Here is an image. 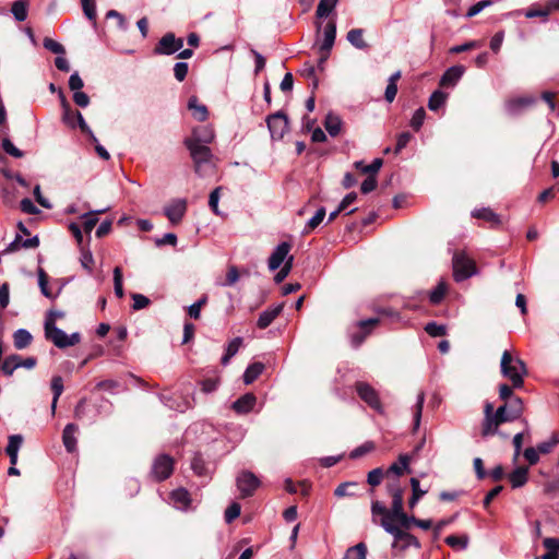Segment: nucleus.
<instances>
[{
	"label": "nucleus",
	"instance_id": "obj_1",
	"mask_svg": "<svg viewBox=\"0 0 559 559\" xmlns=\"http://www.w3.org/2000/svg\"><path fill=\"white\" fill-rule=\"evenodd\" d=\"M371 519L372 523L379 525V521L395 523L402 530H409L415 525L416 516L409 515L403 509L394 512H389V509L379 500L371 501Z\"/></svg>",
	"mask_w": 559,
	"mask_h": 559
},
{
	"label": "nucleus",
	"instance_id": "obj_2",
	"mask_svg": "<svg viewBox=\"0 0 559 559\" xmlns=\"http://www.w3.org/2000/svg\"><path fill=\"white\" fill-rule=\"evenodd\" d=\"M213 138V134L201 136L199 131H193L192 136L185 140V145L190 152L195 173L200 171V167L203 163H209L211 160L213 154L205 143H210Z\"/></svg>",
	"mask_w": 559,
	"mask_h": 559
},
{
	"label": "nucleus",
	"instance_id": "obj_3",
	"mask_svg": "<svg viewBox=\"0 0 559 559\" xmlns=\"http://www.w3.org/2000/svg\"><path fill=\"white\" fill-rule=\"evenodd\" d=\"M512 355L508 350H504L501 358V372L504 377H508L511 380L512 386L508 384L500 385L499 396L503 402L514 397L515 395L513 394V388H521L524 383L522 374L516 371V368L512 365Z\"/></svg>",
	"mask_w": 559,
	"mask_h": 559
},
{
	"label": "nucleus",
	"instance_id": "obj_4",
	"mask_svg": "<svg viewBox=\"0 0 559 559\" xmlns=\"http://www.w3.org/2000/svg\"><path fill=\"white\" fill-rule=\"evenodd\" d=\"M44 330L45 337L61 349L74 346L81 342V334L79 332L68 335L61 329L57 328L52 320L45 321Z\"/></svg>",
	"mask_w": 559,
	"mask_h": 559
},
{
	"label": "nucleus",
	"instance_id": "obj_5",
	"mask_svg": "<svg viewBox=\"0 0 559 559\" xmlns=\"http://www.w3.org/2000/svg\"><path fill=\"white\" fill-rule=\"evenodd\" d=\"M452 264L455 282L465 281L477 273L475 260L469 258L464 251L454 252Z\"/></svg>",
	"mask_w": 559,
	"mask_h": 559
},
{
	"label": "nucleus",
	"instance_id": "obj_6",
	"mask_svg": "<svg viewBox=\"0 0 559 559\" xmlns=\"http://www.w3.org/2000/svg\"><path fill=\"white\" fill-rule=\"evenodd\" d=\"M59 96H60V102H61V107H62V121L68 127L74 129L75 128L74 118H78L79 128L82 131V133L90 134L91 138L93 139V141L96 142V136L94 135L93 131L87 126V123L85 122L82 114L79 110L72 109L70 103L66 98L62 91H59Z\"/></svg>",
	"mask_w": 559,
	"mask_h": 559
},
{
	"label": "nucleus",
	"instance_id": "obj_7",
	"mask_svg": "<svg viewBox=\"0 0 559 559\" xmlns=\"http://www.w3.org/2000/svg\"><path fill=\"white\" fill-rule=\"evenodd\" d=\"M379 525L389 534H391L394 537V544L393 546H396L397 543H402V549H405L407 547H415L419 549L421 547L420 542L416 536L408 533L405 530H402L399 525L395 523H389L384 521H379Z\"/></svg>",
	"mask_w": 559,
	"mask_h": 559
},
{
	"label": "nucleus",
	"instance_id": "obj_8",
	"mask_svg": "<svg viewBox=\"0 0 559 559\" xmlns=\"http://www.w3.org/2000/svg\"><path fill=\"white\" fill-rule=\"evenodd\" d=\"M522 412L523 402L521 397L514 396L507 400L503 405L499 406L496 411V426L519 418L522 415Z\"/></svg>",
	"mask_w": 559,
	"mask_h": 559
},
{
	"label": "nucleus",
	"instance_id": "obj_9",
	"mask_svg": "<svg viewBox=\"0 0 559 559\" xmlns=\"http://www.w3.org/2000/svg\"><path fill=\"white\" fill-rule=\"evenodd\" d=\"M354 386L361 401H364L373 411L379 414H383L384 409L380 401L379 393L373 386L364 381H357Z\"/></svg>",
	"mask_w": 559,
	"mask_h": 559
},
{
	"label": "nucleus",
	"instance_id": "obj_10",
	"mask_svg": "<svg viewBox=\"0 0 559 559\" xmlns=\"http://www.w3.org/2000/svg\"><path fill=\"white\" fill-rule=\"evenodd\" d=\"M266 123L273 140H282L289 130L288 117L281 110L269 115Z\"/></svg>",
	"mask_w": 559,
	"mask_h": 559
},
{
	"label": "nucleus",
	"instance_id": "obj_11",
	"mask_svg": "<svg viewBox=\"0 0 559 559\" xmlns=\"http://www.w3.org/2000/svg\"><path fill=\"white\" fill-rule=\"evenodd\" d=\"M175 461L168 454H159L152 465V475L156 481H163L174 472Z\"/></svg>",
	"mask_w": 559,
	"mask_h": 559
},
{
	"label": "nucleus",
	"instance_id": "obj_12",
	"mask_svg": "<svg viewBox=\"0 0 559 559\" xmlns=\"http://www.w3.org/2000/svg\"><path fill=\"white\" fill-rule=\"evenodd\" d=\"M183 47V39L177 38L174 33H166L154 47V55H173Z\"/></svg>",
	"mask_w": 559,
	"mask_h": 559
},
{
	"label": "nucleus",
	"instance_id": "obj_13",
	"mask_svg": "<svg viewBox=\"0 0 559 559\" xmlns=\"http://www.w3.org/2000/svg\"><path fill=\"white\" fill-rule=\"evenodd\" d=\"M37 364V359L35 357L22 358L17 354L9 355L4 358L1 370L5 376H12L14 370L20 367H24L27 369H33Z\"/></svg>",
	"mask_w": 559,
	"mask_h": 559
},
{
	"label": "nucleus",
	"instance_id": "obj_14",
	"mask_svg": "<svg viewBox=\"0 0 559 559\" xmlns=\"http://www.w3.org/2000/svg\"><path fill=\"white\" fill-rule=\"evenodd\" d=\"M558 443L559 436L557 433H552L548 440L540 442L536 448H526V463L528 465L536 464L538 462L539 454L550 453Z\"/></svg>",
	"mask_w": 559,
	"mask_h": 559
},
{
	"label": "nucleus",
	"instance_id": "obj_15",
	"mask_svg": "<svg viewBox=\"0 0 559 559\" xmlns=\"http://www.w3.org/2000/svg\"><path fill=\"white\" fill-rule=\"evenodd\" d=\"M380 324L379 318H370L357 322V332H353L350 336L352 345L359 347L365 340L371 334L372 330Z\"/></svg>",
	"mask_w": 559,
	"mask_h": 559
},
{
	"label": "nucleus",
	"instance_id": "obj_16",
	"mask_svg": "<svg viewBox=\"0 0 559 559\" xmlns=\"http://www.w3.org/2000/svg\"><path fill=\"white\" fill-rule=\"evenodd\" d=\"M236 485L241 493V498H247L253 495L260 486V480L253 473L243 471L238 475Z\"/></svg>",
	"mask_w": 559,
	"mask_h": 559
},
{
	"label": "nucleus",
	"instance_id": "obj_17",
	"mask_svg": "<svg viewBox=\"0 0 559 559\" xmlns=\"http://www.w3.org/2000/svg\"><path fill=\"white\" fill-rule=\"evenodd\" d=\"M388 495L392 498L391 508L389 512H394L404 508V491L405 488L401 486L397 478L388 480L385 485Z\"/></svg>",
	"mask_w": 559,
	"mask_h": 559
},
{
	"label": "nucleus",
	"instance_id": "obj_18",
	"mask_svg": "<svg viewBox=\"0 0 559 559\" xmlns=\"http://www.w3.org/2000/svg\"><path fill=\"white\" fill-rule=\"evenodd\" d=\"M21 195V191L15 187L13 182H7L1 186L0 197L4 206L14 209L17 204V199Z\"/></svg>",
	"mask_w": 559,
	"mask_h": 559
},
{
	"label": "nucleus",
	"instance_id": "obj_19",
	"mask_svg": "<svg viewBox=\"0 0 559 559\" xmlns=\"http://www.w3.org/2000/svg\"><path fill=\"white\" fill-rule=\"evenodd\" d=\"M187 211V202L185 200H176L167 205L164 210L165 215L171 224L176 225L181 222Z\"/></svg>",
	"mask_w": 559,
	"mask_h": 559
},
{
	"label": "nucleus",
	"instance_id": "obj_20",
	"mask_svg": "<svg viewBox=\"0 0 559 559\" xmlns=\"http://www.w3.org/2000/svg\"><path fill=\"white\" fill-rule=\"evenodd\" d=\"M409 462H411V455L409 454H401L399 456V462H395L389 466V468L385 472V477L390 480L391 475H394V478L401 477L404 473H409Z\"/></svg>",
	"mask_w": 559,
	"mask_h": 559
},
{
	"label": "nucleus",
	"instance_id": "obj_21",
	"mask_svg": "<svg viewBox=\"0 0 559 559\" xmlns=\"http://www.w3.org/2000/svg\"><path fill=\"white\" fill-rule=\"evenodd\" d=\"M465 73V67L457 64L449 68L440 79V86L442 87H451L454 86L459 80Z\"/></svg>",
	"mask_w": 559,
	"mask_h": 559
},
{
	"label": "nucleus",
	"instance_id": "obj_22",
	"mask_svg": "<svg viewBox=\"0 0 559 559\" xmlns=\"http://www.w3.org/2000/svg\"><path fill=\"white\" fill-rule=\"evenodd\" d=\"M290 250V245L288 242L280 243L274 252L269 258V269L271 271L277 270L285 260H287V254Z\"/></svg>",
	"mask_w": 559,
	"mask_h": 559
},
{
	"label": "nucleus",
	"instance_id": "obj_23",
	"mask_svg": "<svg viewBox=\"0 0 559 559\" xmlns=\"http://www.w3.org/2000/svg\"><path fill=\"white\" fill-rule=\"evenodd\" d=\"M255 402H257V397L253 393H246L243 394L242 396H240L239 399H237L233 405H231V408L237 413V414H248L252 408L253 406L255 405Z\"/></svg>",
	"mask_w": 559,
	"mask_h": 559
},
{
	"label": "nucleus",
	"instance_id": "obj_24",
	"mask_svg": "<svg viewBox=\"0 0 559 559\" xmlns=\"http://www.w3.org/2000/svg\"><path fill=\"white\" fill-rule=\"evenodd\" d=\"M79 431V427L75 424H68L62 431V442L66 450L69 453L76 451V438L75 433Z\"/></svg>",
	"mask_w": 559,
	"mask_h": 559
},
{
	"label": "nucleus",
	"instance_id": "obj_25",
	"mask_svg": "<svg viewBox=\"0 0 559 559\" xmlns=\"http://www.w3.org/2000/svg\"><path fill=\"white\" fill-rule=\"evenodd\" d=\"M24 438L22 435H11L8 438L5 453L10 457L11 465H16L19 450L22 447Z\"/></svg>",
	"mask_w": 559,
	"mask_h": 559
},
{
	"label": "nucleus",
	"instance_id": "obj_26",
	"mask_svg": "<svg viewBox=\"0 0 559 559\" xmlns=\"http://www.w3.org/2000/svg\"><path fill=\"white\" fill-rule=\"evenodd\" d=\"M283 308H284V304H280L272 309H267V310L263 311L259 316V319L257 321V326L262 330L270 326L271 323L282 313Z\"/></svg>",
	"mask_w": 559,
	"mask_h": 559
},
{
	"label": "nucleus",
	"instance_id": "obj_27",
	"mask_svg": "<svg viewBox=\"0 0 559 559\" xmlns=\"http://www.w3.org/2000/svg\"><path fill=\"white\" fill-rule=\"evenodd\" d=\"M336 37V22L330 20L324 27V39L320 46V51H331Z\"/></svg>",
	"mask_w": 559,
	"mask_h": 559
},
{
	"label": "nucleus",
	"instance_id": "obj_28",
	"mask_svg": "<svg viewBox=\"0 0 559 559\" xmlns=\"http://www.w3.org/2000/svg\"><path fill=\"white\" fill-rule=\"evenodd\" d=\"M323 124L331 136H337L341 133L343 122L337 115L329 112L325 116Z\"/></svg>",
	"mask_w": 559,
	"mask_h": 559
},
{
	"label": "nucleus",
	"instance_id": "obj_29",
	"mask_svg": "<svg viewBox=\"0 0 559 559\" xmlns=\"http://www.w3.org/2000/svg\"><path fill=\"white\" fill-rule=\"evenodd\" d=\"M485 423L483 427V435H489L493 432L496 426V413H493V405L489 402L485 404Z\"/></svg>",
	"mask_w": 559,
	"mask_h": 559
},
{
	"label": "nucleus",
	"instance_id": "obj_30",
	"mask_svg": "<svg viewBox=\"0 0 559 559\" xmlns=\"http://www.w3.org/2000/svg\"><path fill=\"white\" fill-rule=\"evenodd\" d=\"M546 552L542 559H559V538L547 537L543 540Z\"/></svg>",
	"mask_w": 559,
	"mask_h": 559
},
{
	"label": "nucleus",
	"instance_id": "obj_31",
	"mask_svg": "<svg viewBox=\"0 0 559 559\" xmlns=\"http://www.w3.org/2000/svg\"><path fill=\"white\" fill-rule=\"evenodd\" d=\"M347 40L357 49L365 50L369 48V45L364 39V29L362 28H352L347 33Z\"/></svg>",
	"mask_w": 559,
	"mask_h": 559
},
{
	"label": "nucleus",
	"instance_id": "obj_32",
	"mask_svg": "<svg viewBox=\"0 0 559 559\" xmlns=\"http://www.w3.org/2000/svg\"><path fill=\"white\" fill-rule=\"evenodd\" d=\"M32 334L25 329H19L13 334V344L16 349H24L31 345Z\"/></svg>",
	"mask_w": 559,
	"mask_h": 559
},
{
	"label": "nucleus",
	"instance_id": "obj_33",
	"mask_svg": "<svg viewBox=\"0 0 559 559\" xmlns=\"http://www.w3.org/2000/svg\"><path fill=\"white\" fill-rule=\"evenodd\" d=\"M264 365L260 361L250 364L247 369L245 370V373L242 376L243 382L246 384H251L254 382L259 376L263 372Z\"/></svg>",
	"mask_w": 559,
	"mask_h": 559
},
{
	"label": "nucleus",
	"instance_id": "obj_34",
	"mask_svg": "<svg viewBox=\"0 0 559 559\" xmlns=\"http://www.w3.org/2000/svg\"><path fill=\"white\" fill-rule=\"evenodd\" d=\"M107 210H97V211H91L88 213H85L81 216L83 219V229L84 231L90 235L91 231L94 229L96 224L98 223V215L105 213Z\"/></svg>",
	"mask_w": 559,
	"mask_h": 559
},
{
	"label": "nucleus",
	"instance_id": "obj_35",
	"mask_svg": "<svg viewBox=\"0 0 559 559\" xmlns=\"http://www.w3.org/2000/svg\"><path fill=\"white\" fill-rule=\"evenodd\" d=\"M472 215L475 218L488 222L491 226H497V225L500 224L499 216L492 210H490L488 207H483V209H479V210H475L472 213Z\"/></svg>",
	"mask_w": 559,
	"mask_h": 559
},
{
	"label": "nucleus",
	"instance_id": "obj_36",
	"mask_svg": "<svg viewBox=\"0 0 559 559\" xmlns=\"http://www.w3.org/2000/svg\"><path fill=\"white\" fill-rule=\"evenodd\" d=\"M188 107H189V109L193 110V117L198 121L202 122V121H205L207 119V116H209L207 108L204 105H199L198 104V97L197 96H191L189 98Z\"/></svg>",
	"mask_w": 559,
	"mask_h": 559
},
{
	"label": "nucleus",
	"instance_id": "obj_37",
	"mask_svg": "<svg viewBox=\"0 0 559 559\" xmlns=\"http://www.w3.org/2000/svg\"><path fill=\"white\" fill-rule=\"evenodd\" d=\"M402 76V73L401 71H396L394 72L390 78H389V83H388V86L385 88V93H384V98L388 103H392L397 94V81L401 79Z\"/></svg>",
	"mask_w": 559,
	"mask_h": 559
},
{
	"label": "nucleus",
	"instance_id": "obj_38",
	"mask_svg": "<svg viewBox=\"0 0 559 559\" xmlns=\"http://www.w3.org/2000/svg\"><path fill=\"white\" fill-rule=\"evenodd\" d=\"M28 0H16L13 2L11 12L19 22H23L27 17Z\"/></svg>",
	"mask_w": 559,
	"mask_h": 559
},
{
	"label": "nucleus",
	"instance_id": "obj_39",
	"mask_svg": "<svg viewBox=\"0 0 559 559\" xmlns=\"http://www.w3.org/2000/svg\"><path fill=\"white\" fill-rule=\"evenodd\" d=\"M448 292V285L445 282L440 281L433 290L429 293V301L432 305H439Z\"/></svg>",
	"mask_w": 559,
	"mask_h": 559
},
{
	"label": "nucleus",
	"instance_id": "obj_40",
	"mask_svg": "<svg viewBox=\"0 0 559 559\" xmlns=\"http://www.w3.org/2000/svg\"><path fill=\"white\" fill-rule=\"evenodd\" d=\"M448 98V94L441 91H435L428 100V108L431 111H437L439 108H441Z\"/></svg>",
	"mask_w": 559,
	"mask_h": 559
},
{
	"label": "nucleus",
	"instance_id": "obj_41",
	"mask_svg": "<svg viewBox=\"0 0 559 559\" xmlns=\"http://www.w3.org/2000/svg\"><path fill=\"white\" fill-rule=\"evenodd\" d=\"M385 477V472L382 467H377L370 471L367 475V483L371 486L370 493L374 492L373 488L379 486L383 478Z\"/></svg>",
	"mask_w": 559,
	"mask_h": 559
},
{
	"label": "nucleus",
	"instance_id": "obj_42",
	"mask_svg": "<svg viewBox=\"0 0 559 559\" xmlns=\"http://www.w3.org/2000/svg\"><path fill=\"white\" fill-rule=\"evenodd\" d=\"M325 214V209L323 206L320 207L306 224L304 234H310L313 229H316L323 222Z\"/></svg>",
	"mask_w": 559,
	"mask_h": 559
},
{
	"label": "nucleus",
	"instance_id": "obj_43",
	"mask_svg": "<svg viewBox=\"0 0 559 559\" xmlns=\"http://www.w3.org/2000/svg\"><path fill=\"white\" fill-rule=\"evenodd\" d=\"M367 546L364 543L349 547L343 559H366Z\"/></svg>",
	"mask_w": 559,
	"mask_h": 559
},
{
	"label": "nucleus",
	"instance_id": "obj_44",
	"mask_svg": "<svg viewBox=\"0 0 559 559\" xmlns=\"http://www.w3.org/2000/svg\"><path fill=\"white\" fill-rule=\"evenodd\" d=\"M337 2L338 0H320L316 11L317 17L328 16L335 9Z\"/></svg>",
	"mask_w": 559,
	"mask_h": 559
},
{
	"label": "nucleus",
	"instance_id": "obj_45",
	"mask_svg": "<svg viewBox=\"0 0 559 559\" xmlns=\"http://www.w3.org/2000/svg\"><path fill=\"white\" fill-rule=\"evenodd\" d=\"M51 391L53 393V399L51 403L52 412H55L58 399L63 392V380L60 376H55L51 379Z\"/></svg>",
	"mask_w": 559,
	"mask_h": 559
},
{
	"label": "nucleus",
	"instance_id": "obj_46",
	"mask_svg": "<svg viewBox=\"0 0 559 559\" xmlns=\"http://www.w3.org/2000/svg\"><path fill=\"white\" fill-rule=\"evenodd\" d=\"M37 274H38V285H39L41 294L47 298L53 299L56 296L52 294V292L48 287V280H49L48 274L41 267L38 269Z\"/></svg>",
	"mask_w": 559,
	"mask_h": 559
},
{
	"label": "nucleus",
	"instance_id": "obj_47",
	"mask_svg": "<svg viewBox=\"0 0 559 559\" xmlns=\"http://www.w3.org/2000/svg\"><path fill=\"white\" fill-rule=\"evenodd\" d=\"M242 345L241 337H235L227 346L225 355L222 357V364L227 365Z\"/></svg>",
	"mask_w": 559,
	"mask_h": 559
},
{
	"label": "nucleus",
	"instance_id": "obj_48",
	"mask_svg": "<svg viewBox=\"0 0 559 559\" xmlns=\"http://www.w3.org/2000/svg\"><path fill=\"white\" fill-rule=\"evenodd\" d=\"M171 498L176 504H180L183 508H187L190 502V493L185 488H178L171 492Z\"/></svg>",
	"mask_w": 559,
	"mask_h": 559
},
{
	"label": "nucleus",
	"instance_id": "obj_49",
	"mask_svg": "<svg viewBox=\"0 0 559 559\" xmlns=\"http://www.w3.org/2000/svg\"><path fill=\"white\" fill-rule=\"evenodd\" d=\"M444 542L448 546H450L453 549H465L468 544V537L466 535H449L445 537Z\"/></svg>",
	"mask_w": 559,
	"mask_h": 559
},
{
	"label": "nucleus",
	"instance_id": "obj_50",
	"mask_svg": "<svg viewBox=\"0 0 559 559\" xmlns=\"http://www.w3.org/2000/svg\"><path fill=\"white\" fill-rule=\"evenodd\" d=\"M376 449V444L373 441H366L361 445L357 447L349 453V457L355 460L364 456L367 453L372 452Z\"/></svg>",
	"mask_w": 559,
	"mask_h": 559
},
{
	"label": "nucleus",
	"instance_id": "obj_51",
	"mask_svg": "<svg viewBox=\"0 0 559 559\" xmlns=\"http://www.w3.org/2000/svg\"><path fill=\"white\" fill-rule=\"evenodd\" d=\"M509 481L513 488L524 486V465L516 466V468L509 475Z\"/></svg>",
	"mask_w": 559,
	"mask_h": 559
},
{
	"label": "nucleus",
	"instance_id": "obj_52",
	"mask_svg": "<svg viewBox=\"0 0 559 559\" xmlns=\"http://www.w3.org/2000/svg\"><path fill=\"white\" fill-rule=\"evenodd\" d=\"M506 108L511 115L520 114L524 108V97L519 96L508 99L506 103Z\"/></svg>",
	"mask_w": 559,
	"mask_h": 559
},
{
	"label": "nucleus",
	"instance_id": "obj_53",
	"mask_svg": "<svg viewBox=\"0 0 559 559\" xmlns=\"http://www.w3.org/2000/svg\"><path fill=\"white\" fill-rule=\"evenodd\" d=\"M425 331L431 337H439L447 334V326L437 322H429L426 324Z\"/></svg>",
	"mask_w": 559,
	"mask_h": 559
},
{
	"label": "nucleus",
	"instance_id": "obj_54",
	"mask_svg": "<svg viewBox=\"0 0 559 559\" xmlns=\"http://www.w3.org/2000/svg\"><path fill=\"white\" fill-rule=\"evenodd\" d=\"M1 146L7 154L15 158H21L24 156V153L20 148H17L9 138L2 139Z\"/></svg>",
	"mask_w": 559,
	"mask_h": 559
},
{
	"label": "nucleus",
	"instance_id": "obj_55",
	"mask_svg": "<svg viewBox=\"0 0 559 559\" xmlns=\"http://www.w3.org/2000/svg\"><path fill=\"white\" fill-rule=\"evenodd\" d=\"M549 14H550V11H549L547 4L533 5L528 10H526V17H542V19L546 20Z\"/></svg>",
	"mask_w": 559,
	"mask_h": 559
},
{
	"label": "nucleus",
	"instance_id": "obj_56",
	"mask_svg": "<svg viewBox=\"0 0 559 559\" xmlns=\"http://www.w3.org/2000/svg\"><path fill=\"white\" fill-rule=\"evenodd\" d=\"M114 288L115 294L118 298H122L124 295L123 285H122V270L120 266H116L114 269Z\"/></svg>",
	"mask_w": 559,
	"mask_h": 559
},
{
	"label": "nucleus",
	"instance_id": "obj_57",
	"mask_svg": "<svg viewBox=\"0 0 559 559\" xmlns=\"http://www.w3.org/2000/svg\"><path fill=\"white\" fill-rule=\"evenodd\" d=\"M424 402H425V393L420 392L417 396V402L415 405V413H414V430L415 431L419 428V425H420Z\"/></svg>",
	"mask_w": 559,
	"mask_h": 559
},
{
	"label": "nucleus",
	"instance_id": "obj_58",
	"mask_svg": "<svg viewBox=\"0 0 559 559\" xmlns=\"http://www.w3.org/2000/svg\"><path fill=\"white\" fill-rule=\"evenodd\" d=\"M358 484L356 481H345V483H342L340 484L335 490H334V495L338 498H343V497H353L354 496V492L349 491L348 489L349 488H354V487H357Z\"/></svg>",
	"mask_w": 559,
	"mask_h": 559
},
{
	"label": "nucleus",
	"instance_id": "obj_59",
	"mask_svg": "<svg viewBox=\"0 0 559 559\" xmlns=\"http://www.w3.org/2000/svg\"><path fill=\"white\" fill-rule=\"evenodd\" d=\"M293 260H294L293 255L287 258V260L285 261L283 267L274 276V281H275L276 284L282 283L288 276L289 272L293 269Z\"/></svg>",
	"mask_w": 559,
	"mask_h": 559
},
{
	"label": "nucleus",
	"instance_id": "obj_60",
	"mask_svg": "<svg viewBox=\"0 0 559 559\" xmlns=\"http://www.w3.org/2000/svg\"><path fill=\"white\" fill-rule=\"evenodd\" d=\"M82 2V9L85 14V16L90 21H96V4L95 0H81Z\"/></svg>",
	"mask_w": 559,
	"mask_h": 559
},
{
	"label": "nucleus",
	"instance_id": "obj_61",
	"mask_svg": "<svg viewBox=\"0 0 559 559\" xmlns=\"http://www.w3.org/2000/svg\"><path fill=\"white\" fill-rule=\"evenodd\" d=\"M131 298L133 299L132 308L135 311L144 309L151 304V300L142 294L133 293Z\"/></svg>",
	"mask_w": 559,
	"mask_h": 559
},
{
	"label": "nucleus",
	"instance_id": "obj_62",
	"mask_svg": "<svg viewBox=\"0 0 559 559\" xmlns=\"http://www.w3.org/2000/svg\"><path fill=\"white\" fill-rule=\"evenodd\" d=\"M106 19H114L115 22H116V25H117V28L119 31H126L127 29V21L124 19V16L119 13L118 11L116 10H109L107 13H106Z\"/></svg>",
	"mask_w": 559,
	"mask_h": 559
},
{
	"label": "nucleus",
	"instance_id": "obj_63",
	"mask_svg": "<svg viewBox=\"0 0 559 559\" xmlns=\"http://www.w3.org/2000/svg\"><path fill=\"white\" fill-rule=\"evenodd\" d=\"M241 511V506L238 502H233L225 511V521L226 523H231L235 521Z\"/></svg>",
	"mask_w": 559,
	"mask_h": 559
},
{
	"label": "nucleus",
	"instance_id": "obj_64",
	"mask_svg": "<svg viewBox=\"0 0 559 559\" xmlns=\"http://www.w3.org/2000/svg\"><path fill=\"white\" fill-rule=\"evenodd\" d=\"M191 468L199 476L206 475L205 462L200 454L194 455L191 462Z\"/></svg>",
	"mask_w": 559,
	"mask_h": 559
}]
</instances>
